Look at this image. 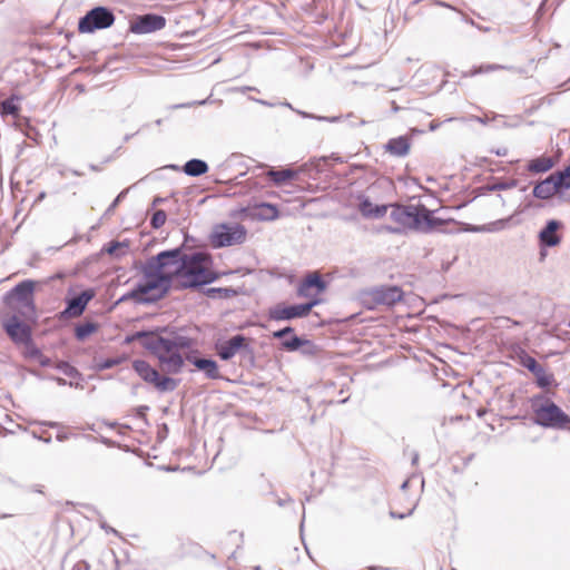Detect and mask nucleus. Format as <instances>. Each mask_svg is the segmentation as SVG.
I'll use <instances>...</instances> for the list:
<instances>
[{
  "label": "nucleus",
  "mask_w": 570,
  "mask_h": 570,
  "mask_svg": "<svg viewBox=\"0 0 570 570\" xmlns=\"http://www.w3.org/2000/svg\"><path fill=\"white\" fill-rule=\"evenodd\" d=\"M373 208V204L367 198L362 200L360 204V210L364 217H370Z\"/></svg>",
  "instance_id": "a18cd8bd"
},
{
  "label": "nucleus",
  "mask_w": 570,
  "mask_h": 570,
  "mask_svg": "<svg viewBox=\"0 0 570 570\" xmlns=\"http://www.w3.org/2000/svg\"><path fill=\"white\" fill-rule=\"evenodd\" d=\"M252 217L259 220H275L279 216L276 205L269 203H261L256 205L250 213Z\"/></svg>",
  "instance_id": "a878e982"
},
{
  "label": "nucleus",
  "mask_w": 570,
  "mask_h": 570,
  "mask_svg": "<svg viewBox=\"0 0 570 570\" xmlns=\"http://www.w3.org/2000/svg\"><path fill=\"white\" fill-rule=\"evenodd\" d=\"M12 311L10 316H17L22 322H35L37 320V311L35 302L23 303H4Z\"/></svg>",
  "instance_id": "412c9836"
},
{
  "label": "nucleus",
  "mask_w": 570,
  "mask_h": 570,
  "mask_svg": "<svg viewBox=\"0 0 570 570\" xmlns=\"http://www.w3.org/2000/svg\"><path fill=\"white\" fill-rule=\"evenodd\" d=\"M126 191L127 190H122L121 193H119V195L114 199V202L107 208L106 215H108V214H110V213H112L115 210V208L118 206V204L121 200V198L125 196Z\"/></svg>",
  "instance_id": "09e8293b"
},
{
  "label": "nucleus",
  "mask_w": 570,
  "mask_h": 570,
  "mask_svg": "<svg viewBox=\"0 0 570 570\" xmlns=\"http://www.w3.org/2000/svg\"><path fill=\"white\" fill-rule=\"evenodd\" d=\"M386 212H387V206L386 205H375L374 208L371 212V216L370 217L381 218V217H383L386 214Z\"/></svg>",
  "instance_id": "49530a36"
},
{
  "label": "nucleus",
  "mask_w": 570,
  "mask_h": 570,
  "mask_svg": "<svg viewBox=\"0 0 570 570\" xmlns=\"http://www.w3.org/2000/svg\"><path fill=\"white\" fill-rule=\"evenodd\" d=\"M281 345L285 351H288V352H295V351H298L303 346H308V350L304 351L305 354H313L314 348H315V345L309 340L299 337V336L295 335L294 333L291 334V336L288 338L283 340Z\"/></svg>",
  "instance_id": "393cba45"
},
{
  "label": "nucleus",
  "mask_w": 570,
  "mask_h": 570,
  "mask_svg": "<svg viewBox=\"0 0 570 570\" xmlns=\"http://www.w3.org/2000/svg\"><path fill=\"white\" fill-rule=\"evenodd\" d=\"M500 69H507V67H504L502 65H497V63L482 65L479 68H475L473 71H471L470 75L474 76V75L495 71V70H500Z\"/></svg>",
  "instance_id": "a19ab883"
},
{
  "label": "nucleus",
  "mask_w": 570,
  "mask_h": 570,
  "mask_svg": "<svg viewBox=\"0 0 570 570\" xmlns=\"http://www.w3.org/2000/svg\"><path fill=\"white\" fill-rule=\"evenodd\" d=\"M321 299L313 298L309 302L294 305L276 304L268 309V318L272 321H291L307 316L313 307L318 305Z\"/></svg>",
  "instance_id": "9d476101"
},
{
  "label": "nucleus",
  "mask_w": 570,
  "mask_h": 570,
  "mask_svg": "<svg viewBox=\"0 0 570 570\" xmlns=\"http://www.w3.org/2000/svg\"><path fill=\"white\" fill-rule=\"evenodd\" d=\"M404 292L396 285H381L361 293V302L367 309L379 306H394L403 299Z\"/></svg>",
  "instance_id": "423d86ee"
},
{
  "label": "nucleus",
  "mask_w": 570,
  "mask_h": 570,
  "mask_svg": "<svg viewBox=\"0 0 570 570\" xmlns=\"http://www.w3.org/2000/svg\"><path fill=\"white\" fill-rule=\"evenodd\" d=\"M206 295L209 297L232 298L238 295V291L233 287H210L207 288Z\"/></svg>",
  "instance_id": "f704fd0d"
},
{
  "label": "nucleus",
  "mask_w": 570,
  "mask_h": 570,
  "mask_svg": "<svg viewBox=\"0 0 570 570\" xmlns=\"http://www.w3.org/2000/svg\"><path fill=\"white\" fill-rule=\"evenodd\" d=\"M145 283H138L131 291L124 294L119 297L117 301V304L127 302V301H134L137 304L148 305L154 304L153 302H144L145 298H150V294L148 293V289L146 288Z\"/></svg>",
  "instance_id": "b1692460"
},
{
  "label": "nucleus",
  "mask_w": 570,
  "mask_h": 570,
  "mask_svg": "<svg viewBox=\"0 0 570 570\" xmlns=\"http://www.w3.org/2000/svg\"><path fill=\"white\" fill-rule=\"evenodd\" d=\"M166 26V18L157 13L138 16L130 24V31L136 35H146L161 30Z\"/></svg>",
  "instance_id": "2eb2a0df"
},
{
  "label": "nucleus",
  "mask_w": 570,
  "mask_h": 570,
  "mask_svg": "<svg viewBox=\"0 0 570 570\" xmlns=\"http://www.w3.org/2000/svg\"><path fill=\"white\" fill-rule=\"evenodd\" d=\"M411 140L407 136L391 138L385 145L384 150L395 157H405L409 155Z\"/></svg>",
  "instance_id": "4be33fe9"
},
{
  "label": "nucleus",
  "mask_w": 570,
  "mask_h": 570,
  "mask_svg": "<svg viewBox=\"0 0 570 570\" xmlns=\"http://www.w3.org/2000/svg\"><path fill=\"white\" fill-rule=\"evenodd\" d=\"M100 441H101V443H104L108 446L112 445V443H114L112 441H110L109 439L104 438V436H101Z\"/></svg>",
  "instance_id": "338daca9"
},
{
  "label": "nucleus",
  "mask_w": 570,
  "mask_h": 570,
  "mask_svg": "<svg viewBox=\"0 0 570 570\" xmlns=\"http://www.w3.org/2000/svg\"><path fill=\"white\" fill-rule=\"evenodd\" d=\"M382 230H385L390 234H396V235L404 234L403 227L399 226L397 224L395 226L385 225L382 227Z\"/></svg>",
  "instance_id": "de8ad7c7"
},
{
  "label": "nucleus",
  "mask_w": 570,
  "mask_h": 570,
  "mask_svg": "<svg viewBox=\"0 0 570 570\" xmlns=\"http://www.w3.org/2000/svg\"><path fill=\"white\" fill-rule=\"evenodd\" d=\"M1 325L6 334L14 344L31 343L32 328L28 322L18 320L17 316H3Z\"/></svg>",
  "instance_id": "f8f14e48"
},
{
  "label": "nucleus",
  "mask_w": 570,
  "mask_h": 570,
  "mask_svg": "<svg viewBox=\"0 0 570 570\" xmlns=\"http://www.w3.org/2000/svg\"><path fill=\"white\" fill-rule=\"evenodd\" d=\"M208 164L198 158H191L183 166V171L190 177H199L208 171Z\"/></svg>",
  "instance_id": "cd10ccee"
},
{
  "label": "nucleus",
  "mask_w": 570,
  "mask_h": 570,
  "mask_svg": "<svg viewBox=\"0 0 570 570\" xmlns=\"http://www.w3.org/2000/svg\"><path fill=\"white\" fill-rule=\"evenodd\" d=\"M37 361L42 367H48L51 365V360L43 354H41V356Z\"/></svg>",
  "instance_id": "864d4df0"
},
{
  "label": "nucleus",
  "mask_w": 570,
  "mask_h": 570,
  "mask_svg": "<svg viewBox=\"0 0 570 570\" xmlns=\"http://www.w3.org/2000/svg\"><path fill=\"white\" fill-rule=\"evenodd\" d=\"M207 102V100H202L199 101L198 104L199 105H205ZM196 102H187V104H178V105H174V106H170V109H178V108H187V107H190L193 105H195Z\"/></svg>",
  "instance_id": "603ef678"
},
{
  "label": "nucleus",
  "mask_w": 570,
  "mask_h": 570,
  "mask_svg": "<svg viewBox=\"0 0 570 570\" xmlns=\"http://www.w3.org/2000/svg\"><path fill=\"white\" fill-rule=\"evenodd\" d=\"M98 328L97 323L88 321L75 327V336L78 341H85L88 336L96 333Z\"/></svg>",
  "instance_id": "2f4dec72"
},
{
  "label": "nucleus",
  "mask_w": 570,
  "mask_h": 570,
  "mask_svg": "<svg viewBox=\"0 0 570 570\" xmlns=\"http://www.w3.org/2000/svg\"><path fill=\"white\" fill-rule=\"evenodd\" d=\"M563 227L562 222L558 219H549L546 222L544 226L540 229L538 234V240L540 246V256L541 259L544 258L546 253L544 248L556 247L561 240L562 236L559 234V230Z\"/></svg>",
  "instance_id": "ddd939ff"
},
{
  "label": "nucleus",
  "mask_w": 570,
  "mask_h": 570,
  "mask_svg": "<svg viewBox=\"0 0 570 570\" xmlns=\"http://www.w3.org/2000/svg\"><path fill=\"white\" fill-rule=\"evenodd\" d=\"M533 413V423L543 429L564 430L570 424V415L543 393L529 400Z\"/></svg>",
  "instance_id": "39448f33"
},
{
  "label": "nucleus",
  "mask_w": 570,
  "mask_h": 570,
  "mask_svg": "<svg viewBox=\"0 0 570 570\" xmlns=\"http://www.w3.org/2000/svg\"><path fill=\"white\" fill-rule=\"evenodd\" d=\"M178 252L163 250L157 255L149 257L145 264L141 265V273L146 278V288L150 294V298L142 299L144 302H153L154 304L164 298L171 289L174 279L178 281V275L167 271L168 267L174 266L170 258H176Z\"/></svg>",
  "instance_id": "7ed1b4c3"
},
{
  "label": "nucleus",
  "mask_w": 570,
  "mask_h": 570,
  "mask_svg": "<svg viewBox=\"0 0 570 570\" xmlns=\"http://www.w3.org/2000/svg\"><path fill=\"white\" fill-rule=\"evenodd\" d=\"M128 247L129 244L127 240H112L102 247V252L109 254L110 256L119 258L127 254Z\"/></svg>",
  "instance_id": "7c9ffc66"
},
{
  "label": "nucleus",
  "mask_w": 570,
  "mask_h": 570,
  "mask_svg": "<svg viewBox=\"0 0 570 570\" xmlns=\"http://www.w3.org/2000/svg\"><path fill=\"white\" fill-rule=\"evenodd\" d=\"M90 569V566L87 561L85 560H81V561H78L72 568L71 570H89Z\"/></svg>",
  "instance_id": "3c124183"
},
{
  "label": "nucleus",
  "mask_w": 570,
  "mask_h": 570,
  "mask_svg": "<svg viewBox=\"0 0 570 570\" xmlns=\"http://www.w3.org/2000/svg\"><path fill=\"white\" fill-rule=\"evenodd\" d=\"M137 341L173 374L180 373L185 364L180 351L193 348L197 343L195 338L184 334V328L175 326H157L150 331L134 332L125 337L126 344Z\"/></svg>",
  "instance_id": "f257e3e1"
},
{
  "label": "nucleus",
  "mask_w": 570,
  "mask_h": 570,
  "mask_svg": "<svg viewBox=\"0 0 570 570\" xmlns=\"http://www.w3.org/2000/svg\"><path fill=\"white\" fill-rule=\"evenodd\" d=\"M178 252L176 258H170L175 268V275H178L176 287L179 289L198 288L203 285L214 283L218 278V274L208 269L212 257L205 252H194L185 254L183 246L171 248Z\"/></svg>",
  "instance_id": "f03ea898"
},
{
  "label": "nucleus",
  "mask_w": 570,
  "mask_h": 570,
  "mask_svg": "<svg viewBox=\"0 0 570 570\" xmlns=\"http://www.w3.org/2000/svg\"><path fill=\"white\" fill-rule=\"evenodd\" d=\"M26 346V356L29 358L38 360L41 356V351L33 344V341L31 340V343H24Z\"/></svg>",
  "instance_id": "79ce46f5"
},
{
  "label": "nucleus",
  "mask_w": 570,
  "mask_h": 570,
  "mask_svg": "<svg viewBox=\"0 0 570 570\" xmlns=\"http://www.w3.org/2000/svg\"><path fill=\"white\" fill-rule=\"evenodd\" d=\"M297 174H298L297 170H294L291 168H285V169H281V170L271 169L267 173V176L272 179V181L275 185L279 186L287 180L294 179L297 176Z\"/></svg>",
  "instance_id": "c756f323"
},
{
  "label": "nucleus",
  "mask_w": 570,
  "mask_h": 570,
  "mask_svg": "<svg viewBox=\"0 0 570 570\" xmlns=\"http://www.w3.org/2000/svg\"><path fill=\"white\" fill-rule=\"evenodd\" d=\"M563 190L558 181V178L554 174H550L546 179L540 180L533 187L532 195L537 199L548 200L553 196H563Z\"/></svg>",
  "instance_id": "dca6fc26"
},
{
  "label": "nucleus",
  "mask_w": 570,
  "mask_h": 570,
  "mask_svg": "<svg viewBox=\"0 0 570 570\" xmlns=\"http://www.w3.org/2000/svg\"><path fill=\"white\" fill-rule=\"evenodd\" d=\"M294 333V328L292 326H286L284 328L277 330L273 332L272 336L277 340H285L286 336Z\"/></svg>",
  "instance_id": "c03bdc74"
},
{
  "label": "nucleus",
  "mask_w": 570,
  "mask_h": 570,
  "mask_svg": "<svg viewBox=\"0 0 570 570\" xmlns=\"http://www.w3.org/2000/svg\"><path fill=\"white\" fill-rule=\"evenodd\" d=\"M101 528H102V529H105V530H106V532H109V531H110V532H111L112 534H115V535L120 534V533H119L117 530H115L114 528H109V529H107L104 524H101Z\"/></svg>",
  "instance_id": "69168bd1"
},
{
  "label": "nucleus",
  "mask_w": 570,
  "mask_h": 570,
  "mask_svg": "<svg viewBox=\"0 0 570 570\" xmlns=\"http://www.w3.org/2000/svg\"><path fill=\"white\" fill-rule=\"evenodd\" d=\"M23 97L19 94H11L8 98L0 100V115L1 117L11 116L16 124L20 127L22 124H28V119L20 115V104Z\"/></svg>",
  "instance_id": "a211bd4d"
},
{
  "label": "nucleus",
  "mask_w": 570,
  "mask_h": 570,
  "mask_svg": "<svg viewBox=\"0 0 570 570\" xmlns=\"http://www.w3.org/2000/svg\"><path fill=\"white\" fill-rule=\"evenodd\" d=\"M391 107L393 112H397L401 109L394 100L391 101Z\"/></svg>",
  "instance_id": "774afa93"
},
{
  "label": "nucleus",
  "mask_w": 570,
  "mask_h": 570,
  "mask_svg": "<svg viewBox=\"0 0 570 570\" xmlns=\"http://www.w3.org/2000/svg\"><path fill=\"white\" fill-rule=\"evenodd\" d=\"M66 171L70 173L73 176L80 177L83 175V173L77 170V169H66Z\"/></svg>",
  "instance_id": "0e129e2a"
},
{
  "label": "nucleus",
  "mask_w": 570,
  "mask_h": 570,
  "mask_svg": "<svg viewBox=\"0 0 570 570\" xmlns=\"http://www.w3.org/2000/svg\"><path fill=\"white\" fill-rule=\"evenodd\" d=\"M247 229L238 223L216 224L209 235L214 248L240 245L246 240Z\"/></svg>",
  "instance_id": "0eeeda50"
},
{
  "label": "nucleus",
  "mask_w": 570,
  "mask_h": 570,
  "mask_svg": "<svg viewBox=\"0 0 570 570\" xmlns=\"http://www.w3.org/2000/svg\"><path fill=\"white\" fill-rule=\"evenodd\" d=\"M281 106H284V107H287V108L292 109L293 111H295L296 114H298L303 118L315 119V120H318V121H326V122H337L340 120V117H337V116H332V117L317 116V115H314V114H309V112H306V111H303V110L295 109L288 101L281 102Z\"/></svg>",
  "instance_id": "473e14b6"
},
{
  "label": "nucleus",
  "mask_w": 570,
  "mask_h": 570,
  "mask_svg": "<svg viewBox=\"0 0 570 570\" xmlns=\"http://www.w3.org/2000/svg\"><path fill=\"white\" fill-rule=\"evenodd\" d=\"M237 353L244 358H254V350L249 345L248 338L243 334L232 336L222 346L217 347V354L223 361L232 360Z\"/></svg>",
  "instance_id": "9b49d317"
},
{
  "label": "nucleus",
  "mask_w": 570,
  "mask_h": 570,
  "mask_svg": "<svg viewBox=\"0 0 570 570\" xmlns=\"http://www.w3.org/2000/svg\"><path fill=\"white\" fill-rule=\"evenodd\" d=\"M519 184L518 179H510L508 181H500L492 185L487 186V190L495 191V190H507L517 187Z\"/></svg>",
  "instance_id": "4c0bfd02"
},
{
  "label": "nucleus",
  "mask_w": 570,
  "mask_h": 570,
  "mask_svg": "<svg viewBox=\"0 0 570 570\" xmlns=\"http://www.w3.org/2000/svg\"><path fill=\"white\" fill-rule=\"evenodd\" d=\"M512 219V217L498 219L495 222L485 224V225H468V227L464 230L472 232V233H495L500 232L504 228H507L509 222Z\"/></svg>",
  "instance_id": "bb28decb"
},
{
  "label": "nucleus",
  "mask_w": 570,
  "mask_h": 570,
  "mask_svg": "<svg viewBox=\"0 0 570 570\" xmlns=\"http://www.w3.org/2000/svg\"><path fill=\"white\" fill-rule=\"evenodd\" d=\"M70 436H71V434H69V433H66V432H59V433H57V435H56V440H57L58 442H65V441H67Z\"/></svg>",
  "instance_id": "5fc2aeb1"
},
{
  "label": "nucleus",
  "mask_w": 570,
  "mask_h": 570,
  "mask_svg": "<svg viewBox=\"0 0 570 570\" xmlns=\"http://www.w3.org/2000/svg\"><path fill=\"white\" fill-rule=\"evenodd\" d=\"M287 502H292V499L291 498H286V499H279L277 501L279 507H285Z\"/></svg>",
  "instance_id": "e2e57ef3"
},
{
  "label": "nucleus",
  "mask_w": 570,
  "mask_h": 570,
  "mask_svg": "<svg viewBox=\"0 0 570 570\" xmlns=\"http://www.w3.org/2000/svg\"><path fill=\"white\" fill-rule=\"evenodd\" d=\"M120 362H121V358H119V357L106 358V360L100 361L97 364V368L100 371L109 370V368H112V367L117 366L118 364H120Z\"/></svg>",
  "instance_id": "37998d69"
},
{
  "label": "nucleus",
  "mask_w": 570,
  "mask_h": 570,
  "mask_svg": "<svg viewBox=\"0 0 570 570\" xmlns=\"http://www.w3.org/2000/svg\"><path fill=\"white\" fill-rule=\"evenodd\" d=\"M166 219H167L166 212L163 209H158L153 214L151 219H150V225L153 228L158 229L166 223Z\"/></svg>",
  "instance_id": "58836bf2"
},
{
  "label": "nucleus",
  "mask_w": 570,
  "mask_h": 570,
  "mask_svg": "<svg viewBox=\"0 0 570 570\" xmlns=\"http://www.w3.org/2000/svg\"><path fill=\"white\" fill-rule=\"evenodd\" d=\"M41 425L49 426V428H52V429L61 426L60 423L52 422V421H43V422H41Z\"/></svg>",
  "instance_id": "6e6d98bb"
},
{
  "label": "nucleus",
  "mask_w": 570,
  "mask_h": 570,
  "mask_svg": "<svg viewBox=\"0 0 570 570\" xmlns=\"http://www.w3.org/2000/svg\"><path fill=\"white\" fill-rule=\"evenodd\" d=\"M519 363L530 372L537 370L541 365L533 356L529 355L524 351L519 355Z\"/></svg>",
  "instance_id": "e433bc0d"
},
{
  "label": "nucleus",
  "mask_w": 570,
  "mask_h": 570,
  "mask_svg": "<svg viewBox=\"0 0 570 570\" xmlns=\"http://www.w3.org/2000/svg\"><path fill=\"white\" fill-rule=\"evenodd\" d=\"M554 174L558 178V181H559L563 193L566 190H569L570 189V164L561 170H556Z\"/></svg>",
  "instance_id": "c9c22d12"
},
{
  "label": "nucleus",
  "mask_w": 570,
  "mask_h": 570,
  "mask_svg": "<svg viewBox=\"0 0 570 570\" xmlns=\"http://www.w3.org/2000/svg\"><path fill=\"white\" fill-rule=\"evenodd\" d=\"M115 19L111 9L98 6L79 19L78 30L81 33H91L96 30L107 29L114 24Z\"/></svg>",
  "instance_id": "6e6552de"
},
{
  "label": "nucleus",
  "mask_w": 570,
  "mask_h": 570,
  "mask_svg": "<svg viewBox=\"0 0 570 570\" xmlns=\"http://www.w3.org/2000/svg\"><path fill=\"white\" fill-rule=\"evenodd\" d=\"M327 287L326 282L318 273H309L299 283L297 287V294L302 297H309V291L314 288L316 294L323 293Z\"/></svg>",
  "instance_id": "6ab92c4d"
},
{
  "label": "nucleus",
  "mask_w": 570,
  "mask_h": 570,
  "mask_svg": "<svg viewBox=\"0 0 570 570\" xmlns=\"http://www.w3.org/2000/svg\"><path fill=\"white\" fill-rule=\"evenodd\" d=\"M165 200H166V198L157 196V197L154 198L153 205L154 206L160 205V204L165 203Z\"/></svg>",
  "instance_id": "052dcab7"
},
{
  "label": "nucleus",
  "mask_w": 570,
  "mask_h": 570,
  "mask_svg": "<svg viewBox=\"0 0 570 570\" xmlns=\"http://www.w3.org/2000/svg\"><path fill=\"white\" fill-rule=\"evenodd\" d=\"M365 570H396V568H387L381 566H368Z\"/></svg>",
  "instance_id": "4d7b16f0"
},
{
  "label": "nucleus",
  "mask_w": 570,
  "mask_h": 570,
  "mask_svg": "<svg viewBox=\"0 0 570 570\" xmlns=\"http://www.w3.org/2000/svg\"><path fill=\"white\" fill-rule=\"evenodd\" d=\"M132 368L142 381L153 384L159 392H171L178 385L175 379L161 376L158 371L145 360H135L132 362Z\"/></svg>",
  "instance_id": "1a4fd4ad"
},
{
  "label": "nucleus",
  "mask_w": 570,
  "mask_h": 570,
  "mask_svg": "<svg viewBox=\"0 0 570 570\" xmlns=\"http://www.w3.org/2000/svg\"><path fill=\"white\" fill-rule=\"evenodd\" d=\"M94 288H87L79 295L66 299V307L60 312V318H75L83 314L88 303L95 297Z\"/></svg>",
  "instance_id": "4468645a"
},
{
  "label": "nucleus",
  "mask_w": 570,
  "mask_h": 570,
  "mask_svg": "<svg viewBox=\"0 0 570 570\" xmlns=\"http://www.w3.org/2000/svg\"><path fill=\"white\" fill-rule=\"evenodd\" d=\"M492 153H494L497 156H507L508 154V149L507 148H498L495 150H491Z\"/></svg>",
  "instance_id": "13d9d810"
},
{
  "label": "nucleus",
  "mask_w": 570,
  "mask_h": 570,
  "mask_svg": "<svg viewBox=\"0 0 570 570\" xmlns=\"http://www.w3.org/2000/svg\"><path fill=\"white\" fill-rule=\"evenodd\" d=\"M56 367L69 377H75L79 375L78 370L75 366L70 365L68 362L61 361L56 365Z\"/></svg>",
  "instance_id": "ea45409f"
},
{
  "label": "nucleus",
  "mask_w": 570,
  "mask_h": 570,
  "mask_svg": "<svg viewBox=\"0 0 570 570\" xmlns=\"http://www.w3.org/2000/svg\"><path fill=\"white\" fill-rule=\"evenodd\" d=\"M185 360L190 362L197 370L204 372L207 379L217 380L222 377L218 371V364L213 358H203L187 354Z\"/></svg>",
  "instance_id": "aec40b11"
},
{
  "label": "nucleus",
  "mask_w": 570,
  "mask_h": 570,
  "mask_svg": "<svg viewBox=\"0 0 570 570\" xmlns=\"http://www.w3.org/2000/svg\"><path fill=\"white\" fill-rule=\"evenodd\" d=\"M89 169L92 171H96V173L102 170V168L99 165H95V164H89Z\"/></svg>",
  "instance_id": "680f3d73"
},
{
  "label": "nucleus",
  "mask_w": 570,
  "mask_h": 570,
  "mask_svg": "<svg viewBox=\"0 0 570 570\" xmlns=\"http://www.w3.org/2000/svg\"><path fill=\"white\" fill-rule=\"evenodd\" d=\"M53 531L57 534H59V533L60 534H73L75 533V528H73L71 521L67 517L59 515L56 519Z\"/></svg>",
  "instance_id": "72a5a7b5"
},
{
  "label": "nucleus",
  "mask_w": 570,
  "mask_h": 570,
  "mask_svg": "<svg viewBox=\"0 0 570 570\" xmlns=\"http://www.w3.org/2000/svg\"><path fill=\"white\" fill-rule=\"evenodd\" d=\"M36 283L31 279H24L18 283L3 296V303H23L35 302L33 292Z\"/></svg>",
  "instance_id": "f3484780"
},
{
  "label": "nucleus",
  "mask_w": 570,
  "mask_h": 570,
  "mask_svg": "<svg viewBox=\"0 0 570 570\" xmlns=\"http://www.w3.org/2000/svg\"><path fill=\"white\" fill-rule=\"evenodd\" d=\"M390 218L402 226L404 232L414 230L428 234L443 225V220L433 217V212L423 204L392 205Z\"/></svg>",
  "instance_id": "20e7f679"
},
{
  "label": "nucleus",
  "mask_w": 570,
  "mask_h": 570,
  "mask_svg": "<svg viewBox=\"0 0 570 570\" xmlns=\"http://www.w3.org/2000/svg\"><path fill=\"white\" fill-rule=\"evenodd\" d=\"M50 379H51V380H53V381H56V382L58 383V385H60V386H63V385H67V384H68V382H67L65 379H62V377H56V376H52V377H50Z\"/></svg>",
  "instance_id": "bf43d9fd"
},
{
  "label": "nucleus",
  "mask_w": 570,
  "mask_h": 570,
  "mask_svg": "<svg viewBox=\"0 0 570 570\" xmlns=\"http://www.w3.org/2000/svg\"><path fill=\"white\" fill-rule=\"evenodd\" d=\"M531 373L535 377V384L538 387L548 389L552 385L558 386L554 375L552 373H548L542 365H540L537 370L532 371Z\"/></svg>",
  "instance_id": "c85d7f7f"
},
{
  "label": "nucleus",
  "mask_w": 570,
  "mask_h": 570,
  "mask_svg": "<svg viewBox=\"0 0 570 570\" xmlns=\"http://www.w3.org/2000/svg\"><path fill=\"white\" fill-rule=\"evenodd\" d=\"M149 410V406L147 405H140L136 410V415L139 419H142L146 422V412Z\"/></svg>",
  "instance_id": "8fccbe9b"
},
{
  "label": "nucleus",
  "mask_w": 570,
  "mask_h": 570,
  "mask_svg": "<svg viewBox=\"0 0 570 570\" xmlns=\"http://www.w3.org/2000/svg\"><path fill=\"white\" fill-rule=\"evenodd\" d=\"M556 166V160L551 156H540L527 163L525 169L531 174H544Z\"/></svg>",
  "instance_id": "5701e85b"
}]
</instances>
